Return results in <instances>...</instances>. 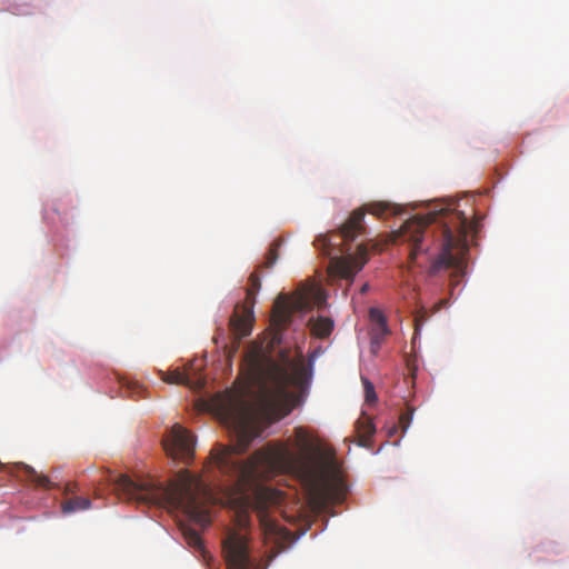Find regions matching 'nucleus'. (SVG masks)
Segmentation results:
<instances>
[{
    "label": "nucleus",
    "mask_w": 569,
    "mask_h": 569,
    "mask_svg": "<svg viewBox=\"0 0 569 569\" xmlns=\"http://www.w3.org/2000/svg\"><path fill=\"white\" fill-rule=\"evenodd\" d=\"M389 333V329L387 326V321L373 325L372 328V342H378V340L386 337Z\"/></svg>",
    "instance_id": "nucleus-17"
},
{
    "label": "nucleus",
    "mask_w": 569,
    "mask_h": 569,
    "mask_svg": "<svg viewBox=\"0 0 569 569\" xmlns=\"http://www.w3.org/2000/svg\"><path fill=\"white\" fill-rule=\"evenodd\" d=\"M223 410L232 420L237 441L233 446L218 445L213 448L208 465L234 480L236 496L230 498V502L236 509L240 528L248 526L249 512L256 511L268 538L283 541L291 538V532L268 515L270 506L281 502L282 493L262 482L277 473H295L306 478L310 482L311 499L319 507L342 500L346 486L339 476L333 453L320 457L312 438L303 428L295 429L297 452L286 443H270L257 450L247 461H241L236 456L249 448L259 436V430L247 413H234L229 407Z\"/></svg>",
    "instance_id": "nucleus-1"
},
{
    "label": "nucleus",
    "mask_w": 569,
    "mask_h": 569,
    "mask_svg": "<svg viewBox=\"0 0 569 569\" xmlns=\"http://www.w3.org/2000/svg\"><path fill=\"white\" fill-rule=\"evenodd\" d=\"M222 552L228 569H253L248 540L243 533L230 530L223 539Z\"/></svg>",
    "instance_id": "nucleus-8"
},
{
    "label": "nucleus",
    "mask_w": 569,
    "mask_h": 569,
    "mask_svg": "<svg viewBox=\"0 0 569 569\" xmlns=\"http://www.w3.org/2000/svg\"><path fill=\"white\" fill-rule=\"evenodd\" d=\"M250 288L247 289V302L237 307L230 318L229 326L237 339H242L250 335L253 322V305L256 302V292L261 288L259 274L254 271L249 277Z\"/></svg>",
    "instance_id": "nucleus-7"
},
{
    "label": "nucleus",
    "mask_w": 569,
    "mask_h": 569,
    "mask_svg": "<svg viewBox=\"0 0 569 569\" xmlns=\"http://www.w3.org/2000/svg\"><path fill=\"white\" fill-rule=\"evenodd\" d=\"M369 318L373 325L387 321L385 315L378 308H370Z\"/></svg>",
    "instance_id": "nucleus-19"
},
{
    "label": "nucleus",
    "mask_w": 569,
    "mask_h": 569,
    "mask_svg": "<svg viewBox=\"0 0 569 569\" xmlns=\"http://www.w3.org/2000/svg\"><path fill=\"white\" fill-rule=\"evenodd\" d=\"M169 457L189 463L194 457V438L180 425H174L162 440Z\"/></svg>",
    "instance_id": "nucleus-9"
},
{
    "label": "nucleus",
    "mask_w": 569,
    "mask_h": 569,
    "mask_svg": "<svg viewBox=\"0 0 569 569\" xmlns=\"http://www.w3.org/2000/svg\"><path fill=\"white\" fill-rule=\"evenodd\" d=\"M108 485L124 500L141 505L172 507L183 510L196 523L206 527L210 523L206 503L211 500L210 487L198 476L188 470L179 472L168 486L153 481H133L127 475L108 473Z\"/></svg>",
    "instance_id": "nucleus-4"
},
{
    "label": "nucleus",
    "mask_w": 569,
    "mask_h": 569,
    "mask_svg": "<svg viewBox=\"0 0 569 569\" xmlns=\"http://www.w3.org/2000/svg\"><path fill=\"white\" fill-rule=\"evenodd\" d=\"M368 290H369V284H368V283H365V284L361 287L360 292L363 295V293H366Z\"/></svg>",
    "instance_id": "nucleus-21"
},
{
    "label": "nucleus",
    "mask_w": 569,
    "mask_h": 569,
    "mask_svg": "<svg viewBox=\"0 0 569 569\" xmlns=\"http://www.w3.org/2000/svg\"><path fill=\"white\" fill-rule=\"evenodd\" d=\"M160 373H161V379L168 383L183 385V386H188L190 388H196V389H200L204 386L203 379L198 378L194 381L189 377L188 372L180 371L179 369L172 370L170 372L161 371Z\"/></svg>",
    "instance_id": "nucleus-10"
},
{
    "label": "nucleus",
    "mask_w": 569,
    "mask_h": 569,
    "mask_svg": "<svg viewBox=\"0 0 569 569\" xmlns=\"http://www.w3.org/2000/svg\"><path fill=\"white\" fill-rule=\"evenodd\" d=\"M281 244H282V240L279 238L276 239L271 243V246L267 252V256H266V261L263 263V266L266 268H271L274 266V263L277 262V260L279 258V249H280Z\"/></svg>",
    "instance_id": "nucleus-15"
},
{
    "label": "nucleus",
    "mask_w": 569,
    "mask_h": 569,
    "mask_svg": "<svg viewBox=\"0 0 569 569\" xmlns=\"http://www.w3.org/2000/svg\"><path fill=\"white\" fill-rule=\"evenodd\" d=\"M14 468L18 470H21L23 472L24 477L27 478V480L31 481L37 487L44 488V489H50L53 487V483L51 482V480L49 479L48 476L38 473L32 467H30L23 462L16 463Z\"/></svg>",
    "instance_id": "nucleus-12"
},
{
    "label": "nucleus",
    "mask_w": 569,
    "mask_h": 569,
    "mask_svg": "<svg viewBox=\"0 0 569 569\" xmlns=\"http://www.w3.org/2000/svg\"><path fill=\"white\" fill-rule=\"evenodd\" d=\"M446 303H447V301H446V300H441V301L439 302L438 309H440V308H441L442 306H445Z\"/></svg>",
    "instance_id": "nucleus-22"
},
{
    "label": "nucleus",
    "mask_w": 569,
    "mask_h": 569,
    "mask_svg": "<svg viewBox=\"0 0 569 569\" xmlns=\"http://www.w3.org/2000/svg\"><path fill=\"white\" fill-rule=\"evenodd\" d=\"M325 297L319 289L309 287L296 291L292 296L279 295L272 307L271 323L274 328L273 342L281 341V332L290 325L293 312L307 311L313 305L320 307Z\"/></svg>",
    "instance_id": "nucleus-6"
},
{
    "label": "nucleus",
    "mask_w": 569,
    "mask_h": 569,
    "mask_svg": "<svg viewBox=\"0 0 569 569\" xmlns=\"http://www.w3.org/2000/svg\"><path fill=\"white\" fill-rule=\"evenodd\" d=\"M366 212L385 218L400 214L402 209L388 201L369 202L363 208L353 210L339 230L320 234L313 242L315 247L330 259V272L340 278L352 280L368 261L367 247L363 243L353 244V241L365 232Z\"/></svg>",
    "instance_id": "nucleus-5"
},
{
    "label": "nucleus",
    "mask_w": 569,
    "mask_h": 569,
    "mask_svg": "<svg viewBox=\"0 0 569 569\" xmlns=\"http://www.w3.org/2000/svg\"><path fill=\"white\" fill-rule=\"evenodd\" d=\"M431 223L441 226V252L430 266L429 273L435 276L439 271L452 268V277L463 274L466 268L465 253L467 251L466 238L472 224L468 217L457 209L442 207L421 216L417 214L406 220L398 230L391 232L392 243H408L410 246L409 261L416 263L420 253H427L428 227Z\"/></svg>",
    "instance_id": "nucleus-3"
},
{
    "label": "nucleus",
    "mask_w": 569,
    "mask_h": 569,
    "mask_svg": "<svg viewBox=\"0 0 569 569\" xmlns=\"http://www.w3.org/2000/svg\"><path fill=\"white\" fill-rule=\"evenodd\" d=\"M91 507V501L86 497H72L61 503L63 513H71L77 511L88 510Z\"/></svg>",
    "instance_id": "nucleus-14"
},
{
    "label": "nucleus",
    "mask_w": 569,
    "mask_h": 569,
    "mask_svg": "<svg viewBox=\"0 0 569 569\" xmlns=\"http://www.w3.org/2000/svg\"><path fill=\"white\" fill-rule=\"evenodd\" d=\"M412 415H413V410H408L400 415L399 423H400L403 432L409 428L411 419H412Z\"/></svg>",
    "instance_id": "nucleus-20"
},
{
    "label": "nucleus",
    "mask_w": 569,
    "mask_h": 569,
    "mask_svg": "<svg viewBox=\"0 0 569 569\" xmlns=\"http://www.w3.org/2000/svg\"><path fill=\"white\" fill-rule=\"evenodd\" d=\"M365 385V393L367 402H375L377 400V395L375 392L373 385L368 379H362Z\"/></svg>",
    "instance_id": "nucleus-18"
},
{
    "label": "nucleus",
    "mask_w": 569,
    "mask_h": 569,
    "mask_svg": "<svg viewBox=\"0 0 569 569\" xmlns=\"http://www.w3.org/2000/svg\"><path fill=\"white\" fill-rule=\"evenodd\" d=\"M311 331L318 338H327L333 329V321L328 317L319 316L310 320Z\"/></svg>",
    "instance_id": "nucleus-13"
},
{
    "label": "nucleus",
    "mask_w": 569,
    "mask_h": 569,
    "mask_svg": "<svg viewBox=\"0 0 569 569\" xmlns=\"http://www.w3.org/2000/svg\"><path fill=\"white\" fill-rule=\"evenodd\" d=\"M356 432L358 436V445L361 447H367L368 441L376 432V427L372 422V419L363 413L356 422Z\"/></svg>",
    "instance_id": "nucleus-11"
},
{
    "label": "nucleus",
    "mask_w": 569,
    "mask_h": 569,
    "mask_svg": "<svg viewBox=\"0 0 569 569\" xmlns=\"http://www.w3.org/2000/svg\"><path fill=\"white\" fill-rule=\"evenodd\" d=\"M241 373L248 388L257 390L258 401L266 415L274 420L291 410L293 395L289 387H302L308 380V369L301 350L291 357L290 350L279 352L273 360L261 347L250 348L243 358Z\"/></svg>",
    "instance_id": "nucleus-2"
},
{
    "label": "nucleus",
    "mask_w": 569,
    "mask_h": 569,
    "mask_svg": "<svg viewBox=\"0 0 569 569\" xmlns=\"http://www.w3.org/2000/svg\"><path fill=\"white\" fill-rule=\"evenodd\" d=\"M183 535H184V538L187 540V542L194 547V548H201L202 547V541H201V538L199 536V533L193 530V529H184L183 530Z\"/></svg>",
    "instance_id": "nucleus-16"
}]
</instances>
